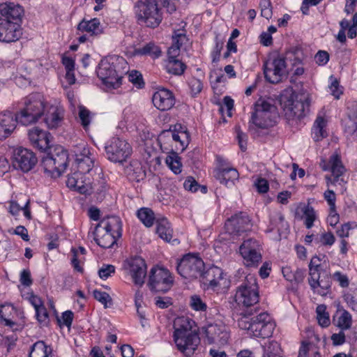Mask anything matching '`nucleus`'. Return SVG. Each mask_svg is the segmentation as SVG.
<instances>
[{"instance_id": "obj_1", "label": "nucleus", "mask_w": 357, "mask_h": 357, "mask_svg": "<svg viewBox=\"0 0 357 357\" xmlns=\"http://www.w3.org/2000/svg\"><path fill=\"white\" fill-rule=\"evenodd\" d=\"M194 324L185 317H177L174 321V341L178 350L187 357L194 354L200 343L199 335L192 329Z\"/></svg>"}, {"instance_id": "obj_2", "label": "nucleus", "mask_w": 357, "mask_h": 357, "mask_svg": "<svg viewBox=\"0 0 357 357\" xmlns=\"http://www.w3.org/2000/svg\"><path fill=\"white\" fill-rule=\"evenodd\" d=\"M96 243L102 248H109L122 235V222L118 216H107L100 221L95 229Z\"/></svg>"}, {"instance_id": "obj_3", "label": "nucleus", "mask_w": 357, "mask_h": 357, "mask_svg": "<svg viewBox=\"0 0 357 357\" xmlns=\"http://www.w3.org/2000/svg\"><path fill=\"white\" fill-rule=\"evenodd\" d=\"M120 65H126L122 57H111L100 61L97 75L107 87L116 89L121 86L123 72L120 70Z\"/></svg>"}, {"instance_id": "obj_4", "label": "nucleus", "mask_w": 357, "mask_h": 357, "mask_svg": "<svg viewBox=\"0 0 357 357\" xmlns=\"http://www.w3.org/2000/svg\"><path fill=\"white\" fill-rule=\"evenodd\" d=\"M278 113L274 105L268 100L259 98L254 105L250 120V130L252 126L259 128H268L276 123Z\"/></svg>"}, {"instance_id": "obj_5", "label": "nucleus", "mask_w": 357, "mask_h": 357, "mask_svg": "<svg viewBox=\"0 0 357 357\" xmlns=\"http://www.w3.org/2000/svg\"><path fill=\"white\" fill-rule=\"evenodd\" d=\"M24 107L17 114L19 123L29 126L36 123L43 115L45 105L40 93H31L24 98Z\"/></svg>"}, {"instance_id": "obj_6", "label": "nucleus", "mask_w": 357, "mask_h": 357, "mask_svg": "<svg viewBox=\"0 0 357 357\" xmlns=\"http://www.w3.org/2000/svg\"><path fill=\"white\" fill-rule=\"evenodd\" d=\"M259 287L257 278L252 275H248L237 287L235 301L238 305L248 307L256 305L259 302Z\"/></svg>"}, {"instance_id": "obj_7", "label": "nucleus", "mask_w": 357, "mask_h": 357, "mask_svg": "<svg viewBox=\"0 0 357 357\" xmlns=\"http://www.w3.org/2000/svg\"><path fill=\"white\" fill-rule=\"evenodd\" d=\"M135 13L140 23L148 27H157L162 17L156 0H141L135 6Z\"/></svg>"}, {"instance_id": "obj_8", "label": "nucleus", "mask_w": 357, "mask_h": 357, "mask_svg": "<svg viewBox=\"0 0 357 357\" xmlns=\"http://www.w3.org/2000/svg\"><path fill=\"white\" fill-rule=\"evenodd\" d=\"M105 149L106 158L114 163H123L132 153L130 144L119 137H112L106 144Z\"/></svg>"}, {"instance_id": "obj_9", "label": "nucleus", "mask_w": 357, "mask_h": 357, "mask_svg": "<svg viewBox=\"0 0 357 357\" xmlns=\"http://www.w3.org/2000/svg\"><path fill=\"white\" fill-rule=\"evenodd\" d=\"M176 268L183 278L192 280L202 276L204 263L198 255L188 254L180 260Z\"/></svg>"}, {"instance_id": "obj_10", "label": "nucleus", "mask_w": 357, "mask_h": 357, "mask_svg": "<svg viewBox=\"0 0 357 357\" xmlns=\"http://www.w3.org/2000/svg\"><path fill=\"white\" fill-rule=\"evenodd\" d=\"M173 284L174 278L168 269L154 266L150 270L147 285L151 291L165 293Z\"/></svg>"}, {"instance_id": "obj_11", "label": "nucleus", "mask_w": 357, "mask_h": 357, "mask_svg": "<svg viewBox=\"0 0 357 357\" xmlns=\"http://www.w3.org/2000/svg\"><path fill=\"white\" fill-rule=\"evenodd\" d=\"M286 61L280 56L270 57L264 63V73L266 79L272 84H277L286 76Z\"/></svg>"}, {"instance_id": "obj_12", "label": "nucleus", "mask_w": 357, "mask_h": 357, "mask_svg": "<svg viewBox=\"0 0 357 357\" xmlns=\"http://www.w3.org/2000/svg\"><path fill=\"white\" fill-rule=\"evenodd\" d=\"M261 248L259 242L255 238L245 240L239 248L243 259V264L248 267H257L261 261Z\"/></svg>"}, {"instance_id": "obj_13", "label": "nucleus", "mask_w": 357, "mask_h": 357, "mask_svg": "<svg viewBox=\"0 0 357 357\" xmlns=\"http://www.w3.org/2000/svg\"><path fill=\"white\" fill-rule=\"evenodd\" d=\"M320 165L323 170L327 171L331 170L333 176L332 180L329 176H326V178L330 181L333 185H340L342 188L347 181L344 179V174L346 172V168L342 165L341 159L338 155L333 154L330 157L328 163L325 160H322Z\"/></svg>"}, {"instance_id": "obj_14", "label": "nucleus", "mask_w": 357, "mask_h": 357, "mask_svg": "<svg viewBox=\"0 0 357 357\" xmlns=\"http://www.w3.org/2000/svg\"><path fill=\"white\" fill-rule=\"evenodd\" d=\"M280 104L285 117L289 120L301 119L306 114L309 104L307 102L295 100L292 96L282 97Z\"/></svg>"}, {"instance_id": "obj_15", "label": "nucleus", "mask_w": 357, "mask_h": 357, "mask_svg": "<svg viewBox=\"0 0 357 357\" xmlns=\"http://www.w3.org/2000/svg\"><path fill=\"white\" fill-rule=\"evenodd\" d=\"M252 335L257 337L266 338L272 335L275 324L266 312L254 317Z\"/></svg>"}, {"instance_id": "obj_16", "label": "nucleus", "mask_w": 357, "mask_h": 357, "mask_svg": "<svg viewBox=\"0 0 357 357\" xmlns=\"http://www.w3.org/2000/svg\"><path fill=\"white\" fill-rule=\"evenodd\" d=\"M36 162V157L27 149L19 147L15 150L13 165L15 169L27 172L35 166Z\"/></svg>"}, {"instance_id": "obj_17", "label": "nucleus", "mask_w": 357, "mask_h": 357, "mask_svg": "<svg viewBox=\"0 0 357 357\" xmlns=\"http://www.w3.org/2000/svg\"><path fill=\"white\" fill-rule=\"evenodd\" d=\"M308 283L314 293L324 296L330 292L331 277L328 271L310 274Z\"/></svg>"}, {"instance_id": "obj_18", "label": "nucleus", "mask_w": 357, "mask_h": 357, "mask_svg": "<svg viewBox=\"0 0 357 357\" xmlns=\"http://www.w3.org/2000/svg\"><path fill=\"white\" fill-rule=\"evenodd\" d=\"M22 29L17 22L0 18V41L12 43L17 41L22 35Z\"/></svg>"}, {"instance_id": "obj_19", "label": "nucleus", "mask_w": 357, "mask_h": 357, "mask_svg": "<svg viewBox=\"0 0 357 357\" xmlns=\"http://www.w3.org/2000/svg\"><path fill=\"white\" fill-rule=\"evenodd\" d=\"M250 220L246 213L240 212L231 216L225 223V229L230 234L239 235L250 229Z\"/></svg>"}, {"instance_id": "obj_20", "label": "nucleus", "mask_w": 357, "mask_h": 357, "mask_svg": "<svg viewBox=\"0 0 357 357\" xmlns=\"http://www.w3.org/2000/svg\"><path fill=\"white\" fill-rule=\"evenodd\" d=\"M129 274L135 285L142 287L146 275V264L141 257H132L128 261Z\"/></svg>"}, {"instance_id": "obj_21", "label": "nucleus", "mask_w": 357, "mask_h": 357, "mask_svg": "<svg viewBox=\"0 0 357 357\" xmlns=\"http://www.w3.org/2000/svg\"><path fill=\"white\" fill-rule=\"evenodd\" d=\"M206 335L209 343L224 345L227 343L229 333L225 325L220 324H210L206 329Z\"/></svg>"}, {"instance_id": "obj_22", "label": "nucleus", "mask_w": 357, "mask_h": 357, "mask_svg": "<svg viewBox=\"0 0 357 357\" xmlns=\"http://www.w3.org/2000/svg\"><path fill=\"white\" fill-rule=\"evenodd\" d=\"M44 121L50 129L60 126L64 118V109L60 105H46L44 112Z\"/></svg>"}, {"instance_id": "obj_23", "label": "nucleus", "mask_w": 357, "mask_h": 357, "mask_svg": "<svg viewBox=\"0 0 357 357\" xmlns=\"http://www.w3.org/2000/svg\"><path fill=\"white\" fill-rule=\"evenodd\" d=\"M202 277L204 282L213 289L225 286L227 282L223 271L218 266L210 267Z\"/></svg>"}, {"instance_id": "obj_24", "label": "nucleus", "mask_w": 357, "mask_h": 357, "mask_svg": "<svg viewBox=\"0 0 357 357\" xmlns=\"http://www.w3.org/2000/svg\"><path fill=\"white\" fill-rule=\"evenodd\" d=\"M154 106L161 111L170 109L175 104L174 94L166 89H160L155 91L152 97Z\"/></svg>"}, {"instance_id": "obj_25", "label": "nucleus", "mask_w": 357, "mask_h": 357, "mask_svg": "<svg viewBox=\"0 0 357 357\" xmlns=\"http://www.w3.org/2000/svg\"><path fill=\"white\" fill-rule=\"evenodd\" d=\"M66 185L69 188L84 195L91 194L93 189L91 183L86 182L84 174L77 172L68 176Z\"/></svg>"}, {"instance_id": "obj_26", "label": "nucleus", "mask_w": 357, "mask_h": 357, "mask_svg": "<svg viewBox=\"0 0 357 357\" xmlns=\"http://www.w3.org/2000/svg\"><path fill=\"white\" fill-rule=\"evenodd\" d=\"M28 136L31 144L39 150L45 151L50 148V134L38 127H34L28 132Z\"/></svg>"}, {"instance_id": "obj_27", "label": "nucleus", "mask_w": 357, "mask_h": 357, "mask_svg": "<svg viewBox=\"0 0 357 357\" xmlns=\"http://www.w3.org/2000/svg\"><path fill=\"white\" fill-rule=\"evenodd\" d=\"M17 123H19L17 114L11 112L0 113V140L6 139L12 134Z\"/></svg>"}, {"instance_id": "obj_28", "label": "nucleus", "mask_w": 357, "mask_h": 357, "mask_svg": "<svg viewBox=\"0 0 357 357\" xmlns=\"http://www.w3.org/2000/svg\"><path fill=\"white\" fill-rule=\"evenodd\" d=\"M239 174L235 168H219L214 171V177L221 184L226 186L234 185V181L238 180Z\"/></svg>"}, {"instance_id": "obj_29", "label": "nucleus", "mask_w": 357, "mask_h": 357, "mask_svg": "<svg viewBox=\"0 0 357 357\" xmlns=\"http://www.w3.org/2000/svg\"><path fill=\"white\" fill-rule=\"evenodd\" d=\"M0 13L5 20H17L23 13V8L19 4L6 2L0 4Z\"/></svg>"}, {"instance_id": "obj_30", "label": "nucleus", "mask_w": 357, "mask_h": 357, "mask_svg": "<svg viewBox=\"0 0 357 357\" xmlns=\"http://www.w3.org/2000/svg\"><path fill=\"white\" fill-rule=\"evenodd\" d=\"M49 155L52 157L53 160L55 162V165L60 173L63 172L68 161L67 151L62 146H58L54 149L53 152L50 153Z\"/></svg>"}, {"instance_id": "obj_31", "label": "nucleus", "mask_w": 357, "mask_h": 357, "mask_svg": "<svg viewBox=\"0 0 357 357\" xmlns=\"http://www.w3.org/2000/svg\"><path fill=\"white\" fill-rule=\"evenodd\" d=\"M288 223L284 220V215L280 212H275L270 216L269 231L277 230L280 235L288 229Z\"/></svg>"}, {"instance_id": "obj_32", "label": "nucleus", "mask_w": 357, "mask_h": 357, "mask_svg": "<svg viewBox=\"0 0 357 357\" xmlns=\"http://www.w3.org/2000/svg\"><path fill=\"white\" fill-rule=\"evenodd\" d=\"M77 29L79 31L89 33L91 36L100 34L102 31L100 20L97 18L83 20L79 23Z\"/></svg>"}, {"instance_id": "obj_33", "label": "nucleus", "mask_w": 357, "mask_h": 357, "mask_svg": "<svg viewBox=\"0 0 357 357\" xmlns=\"http://www.w3.org/2000/svg\"><path fill=\"white\" fill-rule=\"evenodd\" d=\"M156 232L165 241L170 242L172 239L173 230L167 218H162L156 220Z\"/></svg>"}, {"instance_id": "obj_34", "label": "nucleus", "mask_w": 357, "mask_h": 357, "mask_svg": "<svg viewBox=\"0 0 357 357\" xmlns=\"http://www.w3.org/2000/svg\"><path fill=\"white\" fill-rule=\"evenodd\" d=\"M326 125L327 121L324 117L318 115L312 128V135L314 141H320L327 136V132L325 130Z\"/></svg>"}, {"instance_id": "obj_35", "label": "nucleus", "mask_w": 357, "mask_h": 357, "mask_svg": "<svg viewBox=\"0 0 357 357\" xmlns=\"http://www.w3.org/2000/svg\"><path fill=\"white\" fill-rule=\"evenodd\" d=\"M158 142L161 149L165 151H173L174 150V135L173 130H165L158 135Z\"/></svg>"}, {"instance_id": "obj_36", "label": "nucleus", "mask_w": 357, "mask_h": 357, "mask_svg": "<svg viewBox=\"0 0 357 357\" xmlns=\"http://www.w3.org/2000/svg\"><path fill=\"white\" fill-rule=\"evenodd\" d=\"M186 66L179 59H176L174 56H169L168 60L166 63L167 71L175 75H182Z\"/></svg>"}, {"instance_id": "obj_37", "label": "nucleus", "mask_w": 357, "mask_h": 357, "mask_svg": "<svg viewBox=\"0 0 357 357\" xmlns=\"http://www.w3.org/2000/svg\"><path fill=\"white\" fill-rule=\"evenodd\" d=\"M174 149L183 151L189 144V135L187 131L173 130Z\"/></svg>"}, {"instance_id": "obj_38", "label": "nucleus", "mask_w": 357, "mask_h": 357, "mask_svg": "<svg viewBox=\"0 0 357 357\" xmlns=\"http://www.w3.org/2000/svg\"><path fill=\"white\" fill-rule=\"evenodd\" d=\"M29 357H52V349L44 342L38 341L33 345Z\"/></svg>"}, {"instance_id": "obj_39", "label": "nucleus", "mask_w": 357, "mask_h": 357, "mask_svg": "<svg viewBox=\"0 0 357 357\" xmlns=\"http://www.w3.org/2000/svg\"><path fill=\"white\" fill-rule=\"evenodd\" d=\"M135 53L137 55L150 56L155 59L158 58L160 56L161 50L154 43L150 42L144 45L143 47L136 49L135 50Z\"/></svg>"}, {"instance_id": "obj_40", "label": "nucleus", "mask_w": 357, "mask_h": 357, "mask_svg": "<svg viewBox=\"0 0 357 357\" xmlns=\"http://www.w3.org/2000/svg\"><path fill=\"white\" fill-rule=\"evenodd\" d=\"M41 166L44 172L51 177H59L61 174L55 165V162L53 160L52 157L49 153L45 156L42 160Z\"/></svg>"}, {"instance_id": "obj_41", "label": "nucleus", "mask_w": 357, "mask_h": 357, "mask_svg": "<svg viewBox=\"0 0 357 357\" xmlns=\"http://www.w3.org/2000/svg\"><path fill=\"white\" fill-rule=\"evenodd\" d=\"M263 348V357H282L280 344L275 340L268 342Z\"/></svg>"}, {"instance_id": "obj_42", "label": "nucleus", "mask_w": 357, "mask_h": 357, "mask_svg": "<svg viewBox=\"0 0 357 357\" xmlns=\"http://www.w3.org/2000/svg\"><path fill=\"white\" fill-rule=\"evenodd\" d=\"M137 215L140 221L147 227H151L155 220L153 211L149 208H141L137 211Z\"/></svg>"}, {"instance_id": "obj_43", "label": "nucleus", "mask_w": 357, "mask_h": 357, "mask_svg": "<svg viewBox=\"0 0 357 357\" xmlns=\"http://www.w3.org/2000/svg\"><path fill=\"white\" fill-rule=\"evenodd\" d=\"M165 162L168 167L176 174L181 172L182 164L181 158L174 151H171V154L167 155Z\"/></svg>"}, {"instance_id": "obj_44", "label": "nucleus", "mask_w": 357, "mask_h": 357, "mask_svg": "<svg viewBox=\"0 0 357 357\" xmlns=\"http://www.w3.org/2000/svg\"><path fill=\"white\" fill-rule=\"evenodd\" d=\"M351 324L352 317L351 314L346 310H340L337 319V326L344 331L350 328Z\"/></svg>"}, {"instance_id": "obj_45", "label": "nucleus", "mask_w": 357, "mask_h": 357, "mask_svg": "<svg viewBox=\"0 0 357 357\" xmlns=\"http://www.w3.org/2000/svg\"><path fill=\"white\" fill-rule=\"evenodd\" d=\"M77 159L76 162L77 165V172L82 174L89 173L93 167H95V158L93 156Z\"/></svg>"}, {"instance_id": "obj_46", "label": "nucleus", "mask_w": 357, "mask_h": 357, "mask_svg": "<svg viewBox=\"0 0 357 357\" xmlns=\"http://www.w3.org/2000/svg\"><path fill=\"white\" fill-rule=\"evenodd\" d=\"M13 310L14 307L10 305H3L0 307V321L11 328L15 326V323L11 320L9 315Z\"/></svg>"}, {"instance_id": "obj_47", "label": "nucleus", "mask_w": 357, "mask_h": 357, "mask_svg": "<svg viewBox=\"0 0 357 357\" xmlns=\"http://www.w3.org/2000/svg\"><path fill=\"white\" fill-rule=\"evenodd\" d=\"M172 38L174 44L169 50V54H170L172 51H177L180 49L183 41L185 40V31L183 29L175 31Z\"/></svg>"}, {"instance_id": "obj_48", "label": "nucleus", "mask_w": 357, "mask_h": 357, "mask_svg": "<svg viewBox=\"0 0 357 357\" xmlns=\"http://www.w3.org/2000/svg\"><path fill=\"white\" fill-rule=\"evenodd\" d=\"M317 218V214L314 209L307 205L303 209V219L304 224L307 229H310L314 224V220Z\"/></svg>"}, {"instance_id": "obj_49", "label": "nucleus", "mask_w": 357, "mask_h": 357, "mask_svg": "<svg viewBox=\"0 0 357 357\" xmlns=\"http://www.w3.org/2000/svg\"><path fill=\"white\" fill-rule=\"evenodd\" d=\"M126 171L128 174H130L132 172L133 179L137 181L142 178L144 176L141 164L137 160L132 161L130 165L127 167Z\"/></svg>"}, {"instance_id": "obj_50", "label": "nucleus", "mask_w": 357, "mask_h": 357, "mask_svg": "<svg viewBox=\"0 0 357 357\" xmlns=\"http://www.w3.org/2000/svg\"><path fill=\"white\" fill-rule=\"evenodd\" d=\"M319 324L322 327H327L330 324L328 314L326 312L324 305H318L316 310Z\"/></svg>"}, {"instance_id": "obj_51", "label": "nucleus", "mask_w": 357, "mask_h": 357, "mask_svg": "<svg viewBox=\"0 0 357 357\" xmlns=\"http://www.w3.org/2000/svg\"><path fill=\"white\" fill-rule=\"evenodd\" d=\"M79 119L81 125L86 129L91 120V112L84 106L79 107Z\"/></svg>"}, {"instance_id": "obj_52", "label": "nucleus", "mask_w": 357, "mask_h": 357, "mask_svg": "<svg viewBox=\"0 0 357 357\" xmlns=\"http://www.w3.org/2000/svg\"><path fill=\"white\" fill-rule=\"evenodd\" d=\"M321 261V259L320 257L318 256H314L311 259L309 264V275L315 273L327 271L323 268Z\"/></svg>"}, {"instance_id": "obj_53", "label": "nucleus", "mask_w": 357, "mask_h": 357, "mask_svg": "<svg viewBox=\"0 0 357 357\" xmlns=\"http://www.w3.org/2000/svg\"><path fill=\"white\" fill-rule=\"evenodd\" d=\"M190 306L196 311H205L207 307L206 304L197 295H193L190 297Z\"/></svg>"}, {"instance_id": "obj_54", "label": "nucleus", "mask_w": 357, "mask_h": 357, "mask_svg": "<svg viewBox=\"0 0 357 357\" xmlns=\"http://www.w3.org/2000/svg\"><path fill=\"white\" fill-rule=\"evenodd\" d=\"M254 323V317H250V314H244L238 320V325L239 328L243 330H248L252 332V325Z\"/></svg>"}, {"instance_id": "obj_55", "label": "nucleus", "mask_w": 357, "mask_h": 357, "mask_svg": "<svg viewBox=\"0 0 357 357\" xmlns=\"http://www.w3.org/2000/svg\"><path fill=\"white\" fill-rule=\"evenodd\" d=\"M72 252V258H71V264L75 268V270L77 271L78 272H82L83 268L82 266V264L84 260L83 257H79L77 250L75 248H72L71 250Z\"/></svg>"}, {"instance_id": "obj_56", "label": "nucleus", "mask_w": 357, "mask_h": 357, "mask_svg": "<svg viewBox=\"0 0 357 357\" xmlns=\"http://www.w3.org/2000/svg\"><path fill=\"white\" fill-rule=\"evenodd\" d=\"M259 7L261 8V15L262 17L266 19L271 17L273 12L271 0H261Z\"/></svg>"}, {"instance_id": "obj_57", "label": "nucleus", "mask_w": 357, "mask_h": 357, "mask_svg": "<svg viewBox=\"0 0 357 357\" xmlns=\"http://www.w3.org/2000/svg\"><path fill=\"white\" fill-rule=\"evenodd\" d=\"M128 79L138 89L142 88L144 85L142 74L138 71H131L128 75Z\"/></svg>"}, {"instance_id": "obj_58", "label": "nucleus", "mask_w": 357, "mask_h": 357, "mask_svg": "<svg viewBox=\"0 0 357 357\" xmlns=\"http://www.w3.org/2000/svg\"><path fill=\"white\" fill-rule=\"evenodd\" d=\"M343 298L348 307L357 312V294L348 292L344 295Z\"/></svg>"}, {"instance_id": "obj_59", "label": "nucleus", "mask_w": 357, "mask_h": 357, "mask_svg": "<svg viewBox=\"0 0 357 357\" xmlns=\"http://www.w3.org/2000/svg\"><path fill=\"white\" fill-rule=\"evenodd\" d=\"M335 241V238L331 231H323L319 238V242L324 245L331 246Z\"/></svg>"}, {"instance_id": "obj_60", "label": "nucleus", "mask_w": 357, "mask_h": 357, "mask_svg": "<svg viewBox=\"0 0 357 357\" xmlns=\"http://www.w3.org/2000/svg\"><path fill=\"white\" fill-rule=\"evenodd\" d=\"M356 227L354 222H347L342 225L341 227L336 231L338 236L340 238L348 237L349 231Z\"/></svg>"}, {"instance_id": "obj_61", "label": "nucleus", "mask_w": 357, "mask_h": 357, "mask_svg": "<svg viewBox=\"0 0 357 357\" xmlns=\"http://www.w3.org/2000/svg\"><path fill=\"white\" fill-rule=\"evenodd\" d=\"M183 187L186 190L195 192L197 191L200 187V185L198 184V183L193 177L188 176L186 178L183 183Z\"/></svg>"}, {"instance_id": "obj_62", "label": "nucleus", "mask_w": 357, "mask_h": 357, "mask_svg": "<svg viewBox=\"0 0 357 357\" xmlns=\"http://www.w3.org/2000/svg\"><path fill=\"white\" fill-rule=\"evenodd\" d=\"M115 267L112 265H103L98 271L99 276L101 279L106 280L112 274L114 273Z\"/></svg>"}, {"instance_id": "obj_63", "label": "nucleus", "mask_w": 357, "mask_h": 357, "mask_svg": "<svg viewBox=\"0 0 357 357\" xmlns=\"http://www.w3.org/2000/svg\"><path fill=\"white\" fill-rule=\"evenodd\" d=\"M188 85L191 92L195 95L200 93L203 87L201 80L195 77H192L189 80Z\"/></svg>"}, {"instance_id": "obj_64", "label": "nucleus", "mask_w": 357, "mask_h": 357, "mask_svg": "<svg viewBox=\"0 0 357 357\" xmlns=\"http://www.w3.org/2000/svg\"><path fill=\"white\" fill-rule=\"evenodd\" d=\"M333 278L342 287H347L349 284V280L347 275L340 271L334 273Z\"/></svg>"}]
</instances>
